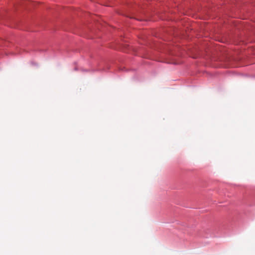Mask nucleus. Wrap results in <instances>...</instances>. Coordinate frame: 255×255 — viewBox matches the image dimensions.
<instances>
[{
	"mask_svg": "<svg viewBox=\"0 0 255 255\" xmlns=\"http://www.w3.org/2000/svg\"><path fill=\"white\" fill-rule=\"evenodd\" d=\"M17 2L20 5L25 6L27 8H30V7L34 6L35 5V4L33 2L22 0H18Z\"/></svg>",
	"mask_w": 255,
	"mask_h": 255,
	"instance_id": "obj_1",
	"label": "nucleus"
}]
</instances>
